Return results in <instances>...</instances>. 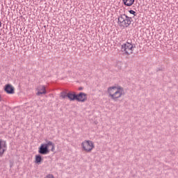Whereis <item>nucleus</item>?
<instances>
[{"mask_svg": "<svg viewBox=\"0 0 178 178\" xmlns=\"http://www.w3.org/2000/svg\"><path fill=\"white\" fill-rule=\"evenodd\" d=\"M82 148L86 152H90V142L86 140L82 143Z\"/></svg>", "mask_w": 178, "mask_h": 178, "instance_id": "1a4fd4ad", "label": "nucleus"}, {"mask_svg": "<svg viewBox=\"0 0 178 178\" xmlns=\"http://www.w3.org/2000/svg\"><path fill=\"white\" fill-rule=\"evenodd\" d=\"M6 151H8V143H6V140H0V156H3V154Z\"/></svg>", "mask_w": 178, "mask_h": 178, "instance_id": "39448f33", "label": "nucleus"}, {"mask_svg": "<svg viewBox=\"0 0 178 178\" xmlns=\"http://www.w3.org/2000/svg\"><path fill=\"white\" fill-rule=\"evenodd\" d=\"M129 13H130L131 15H134V16H136V11H134V10H129Z\"/></svg>", "mask_w": 178, "mask_h": 178, "instance_id": "ddd939ff", "label": "nucleus"}, {"mask_svg": "<svg viewBox=\"0 0 178 178\" xmlns=\"http://www.w3.org/2000/svg\"><path fill=\"white\" fill-rule=\"evenodd\" d=\"M107 94L112 101H119L124 97V88L120 86H112L107 88Z\"/></svg>", "mask_w": 178, "mask_h": 178, "instance_id": "f257e3e1", "label": "nucleus"}, {"mask_svg": "<svg viewBox=\"0 0 178 178\" xmlns=\"http://www.w3.org/2000/svg\"><path fill=\"white\" fill-rule=\"evenodd\" d=\"M122 2L126 6H131L134 3V0H122Z\"/></svg>", "mask_w": 178, "mask_h": 178, "instance_id": "f8f14e48", "label": "nucleus"}, {"mask_svg": "<svg viewBox=\"0 0 178 178\" xmlns=\"http://www.w3.org/2000/svg\"><path fill=\"white\" fill-rule=\"evenodd\" d=\"M79 90L81 91V90H83V88H79Z\"/></svg>", "mask_w": 178, "mask_h": 178, "instance_id": "a211bd4d", "label": "nucleus"}, {"mask_svg": "<svg viewBox=\"0 0 178 178\" xmlns=\"http://www.w3.org/2000/svg\"><path fill=\"white\" fill-rule=\"evenodd\" d=\"M77 95L74 92H70L67 93V98L70 99V101H74L76 99Z\"/></svg>", "mask_w": 178, "mask_h": 178, "instance_id": "9d476101", "label": "nucleus"}, {"mask_svg": "<svg viewBox=\"0 0 178 178\" xmlns=\"http://www.w3.org/2000/svg\"><path fill=\"white\" fill-rule=\"evenodd\" d=\"M67 94L66 95V94H62L61 95V98H63V99H65V98H67Z\"/></svg>", "mask_w": 178, "mask_h": 178, "instance_id": "4468645a", "label": "nucleus"}, {"mask_svg": "<svg viewBox=\"0 0 178 178\" xmlns=\"http://www.w3.org/2000/svg\"><path fill=\"white\" fill-rule=\"evenodd\" d=\"M42 162V157L41 155L38 154L35 156V163H37L38 165H41V163Z\"/></svg>", "mask_w": 178, "mask_h": 178, "instance_id": "9b49d317", "label": "nucleus"}, {"mask_svg": "<svg viewBox=\"0 0 178 178\" xmlns=\"http://www.w3.org/2000/svg\"><path fill=\"white\" fill-rule=\"evenodd\" d=\"M4 91L7 94H15V87L11 84H6L4 88Z\"/></svg>", "mask_w": 178, "mask_h": 178, "instance_id": "0eeeda50", "label": "nucleus"}, {"mask_svg": "<svg viewBox=\"0 0 178 178\" xmlns=\"http://www.w3.org/2000/svg\"><path fill=\"white\" fill-rule=\"evenodd\" d=\"M0 27H2V22H0Z\"/></svg>", "mask_w": 178, "mask_h": 178, "instance_id": "f3484780", "label": "nucleus"}, {"mask_svg": "<svg viewBox=\"0 0 178 178\" xmlns=\"http://www.w3.org/2000/svg\"><path fill=\"white\" fill-rule=\"evenodd\" d=\"M87 99V95L85 93L81 92L79 95H76V101H80L81 102Z\"/></svg>", "mask_w": 178, "mask_h": 178, "instance_id": "6e6552de", "label": "nucleus"}, {"mask_svg": "<svg viewBox=\"0 0 178 178\" xmlns=\"http://www.w3.org/2000/svg\"><path fill=\"white\" fill-rule=\"evenodd\" d=\"M49 147H51V151H55V145L51 141H48L47 143H43L39 147L38 153L42 155H47L49 154Z\"/></svg>", "mask_w": 178, "mask_h": 178, "instance_id": "f03ea898", "label": "nucleus"}, {"mask_svg": "<svg viewBox=\"0 0 178 178\" xmlns=\"http://www.w3.org/2000/svg\"><path fill=\"white\" fill-rule=\"evenodd\" d=\"M122 51L124 52V54H126V55H131L133 54V51H134V47H133V44L130 42H126L125 44L122 45Z\"/></svg>", "mask_w": 178, "mask_h": 178, "instance_id": "20e7f679", "label": "nucleus"}, {"mask_svg": "<svg viewBox=\"0 0 178 178\" xmlns=\"http://www.w3.org/2000/svg\"><path fill=\"white\" fill-rule=\"evenodd\" d=\"M36 95H42L47 94V90L45 89V86H39L36 89Z\"/></svg>", "mask_w": 178, "mask_h": 178, "instance_id": "423d86ee", "label": "nucleus"}, {"mask_svg": "<svg viewBox=\"0 0 178 178\" xmlns=\"http://www.w3.org/2000/svg\"><path fill=\"white\" fill-rule=\"evenodd\" d=\"M1 101H2V96H1V95H0V102H1Z\"/></svg>", "mask_w": 178, "mask_h": 178, "instance_id": "dca6fc26", "label": "nucleus"}, {"mask_svg": "<svg viewBox=\"0 0 178 178\" xmlns=\"http://www.w3.org/2000/svg\"><path fill=\"white\" fill-rule=\"evenodd\" d=\"M131 24V17L126 15H122L118 17V25L120 27H129Z\"/></svg>", "mask_w": 178, "mask_h": 178, "instance_id": "7ed1b4c3", "label": "nucleus"}, {"mask_svg": "<svg viewBox=\"0 0 178 178\" xmlns=\"http://www.w3.org/2000/svg\"><path fill=\"white\" fill-rule=\"evenodd\" d=\"M92 148H94V145L92 143H90V150H92Z\"/></svg>", "mask_w": 178, "mask_h": 178, "instance_id": "2eb2a0df", "label": "nucleus"}]
</instances>
